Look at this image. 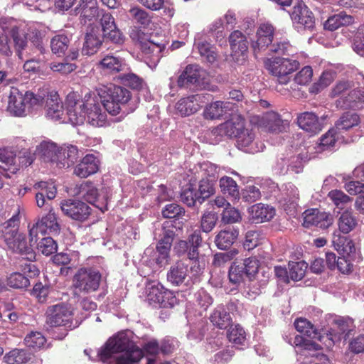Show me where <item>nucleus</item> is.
<instances>
[{"mask_svg":"<svg viewBox=\"0 0 364 364\" xmlns=\"http://www.w3.org/2000/svg\"><path fill=\"white\" fill-rule=\"evenodd\" d=\"M65 105L68 119L74 125L82 124L85 121L95 127L106 124L107 110L102 100L91 92L82 97L77 92L72 91L67 95Z\"/></svg>","mask_w":364,"mask_h":364,"instance_id":"nucleus-1","label":"nucleus"},{"mask_svg":"<svg viewBox=\"0 0 364 364\" xmlns=\"http://www.w3.org/2000/svg\"><path fill=\"white\" fill-rule=\"evenodd\" d=\"M123 353L117 356L115 363L109 364H134L143 357L140 348L132 341L124 333L110 337L100 348L97 355L102 362H107L114 354Z\"/></svg>","mask_w":364,"mask_h":364,"instance_id":"nucleus-2","label":"nucleus"},{"mask_svg":"<svg viewBox=\"0 0 364 364\" xmlns=\"http://www.w3.org/2000/svg\"><path fill=\"white\" fill-rule=\"evenodd\" d=\"M105 109L110 114H118L122 107H124L132 99V93L127 88L110 84L102 86L98 90Z\"/></svg>","mask_w":364,"mask_h":364,"instance_id":"nucleus-3","label":"nucleus"},{"mask_svg":"<svg viewBox=\"0 0 364 364\" xmlns=\"http://www.w3.org/2000/svg\"><path fill=\"white\" fill-rule=\"evenodd\" d=\"M215 133L220 136L237 138L240 146L247 147L255 139V134L245 128V119L241 115H232L229 120L219 124L215 128Z\"/></svg>","mask_w":364,"mask_h":364,"instance_id":"nucleus-4","label":"nucleus"},{"mask_svg":"<svg viewBox=\"0 0 364 364\" xmlns=\"http://www.w3.org/2000/svg\"><path fill=\"white\" fill-rule=\"evenodd\" d=\"M102 280L100 272L92 267L80 268L73 277V287L80 294H89L97 291Z\"/></svg>","mask_w":364,"mask_h":364,"instance_id":"nucleus-5","label":"nucleus"},{"mask_svg":"<svg viewBox=\"0 0 364 364\" xmlns=\"http://www.w3.org/2000/svg\"><path fill=\"white\" fill-rule=\"evenodd\" d=\"M38 99L29 91L23 93L18 88L12 87L9 96L7 110L14 116L23 117L31 106L38 103Z\"/></svg>","mask_w":364,"mask_h":364,"instance_id":"nucleus-6","label":"nucleus"},{"mask_svg":"<svg viewBox=\"0 0 364 364\" xmlns=\"http://www.w3.org/2000/svg\"><path fill=\"white\" fill-rule=\"evenodd\" d=\"M46 322L50 327L63 326L66 331L75 327L73 324V313L65 303L49 306L46 311Z\"/></svg>","mask_w":364,"mask_h":364,"instance_id":"nucleus-7","label":"nucleus"},{"mask_svg":"<svg viewBox=\"0 0 364 364\" xmlns=\"http://www.w3.org/2000/svg\"><path fill=\"white\" fill-rule=\"evenodd\" d=\"M264 64L268 71L278 77L281 84H287L289 80L288 75L299 67V63L296 60L280 57L268 58Z\"/></svg>","mask_w":364,"mask_h":364,"instance_id":"nucleus-8","label":"nucleus"},{"mask_svg":"<svg viewBox=\"0 0 364 364\" xmlns=\"http://www.w3.org/2000/svg\"><path fill=\"white\" fill-rule=\"evenodd\" d=\"M36 152V154H38L43 161L55 164L58 166V161L61 157V150L56 144L52 141H43L37 146ZM34 159L35 154H31L24 152L21 163L28 166L33 162Z\"/></svg>","mask_w":364,"mask_h":364,"instance_id":"nucleus-9","label":"nucleus"},{"mask_svg":"<svg viewBox=\"0 0 364 364\" xmlns=\"http://www.w3.org/2000/svg\"><path fill=\"white\" fill-rule=\"evenodd\" d=\"M75 195L82 197L85 201L93 205L102 213L108 210V196L100 195L94 183L90 181H84L75 188Z\"/></svg>","mask_w":364,"mask_h":364,"instance_id":"nucleus-10","label":"nucleus"},{"mask_svg":"<svg viewBox=\"0 0 364 364\" xmlns=\"http://www.w3.org/2000/svg\"><path fill=\"white\" fill-rule=\"evenodd\" d=\"M60 230V225L58 221V217L50 209L48 214L38 219L30 228V242H37L38 234L45 235L46 233L58 234Z\"/></svg>","mask_w":364,"mask_h":364,"instance_id":"nucleus-11","label":"nucleus"},{"mask_svg":"<svg viewBox=\"0 0 364 364\" xmlns=\"http://www.w3.org/2000/svg\"><path fill=\"white\" fill-rule=\"evenodd\" d=\"M353 321L350 318L339 317L333 321V327L326 333L324 342L327 346H332L342 339L346 341L353 331Z\"/></svg>","mask_w":364,"mask_h":364,"instance_id":"nucleus-12","label":"nucleus"},{"mask_svg":"<svg viewBox=\"0 0 364 364\" xmlns=\"http://www.w3.org/2000/svg\"><path fill=\"white\" fill-rule=\"evenodd\" d=\"M63 214L72 220L85 222L91 215L92 208L80 200L66 199L60 203Z\"/></svg>","mask_w":364,"mask_h":364,"instance_id":"nucleus-13","label":"nucleus"},{"mask_svg":"<svg viewBox=\"0 0 364 364\" xmlns=\"http://www.w3.org/2000/svg\"><path fill=\"white\" fill-rule=\"evenodd\" d=\"M231 58L237 64H243L248 53L249 43L246 36L239 30L232 31L228 38Z\"/></svg>","mask_w":364,"mask_h":364,"instance_id":"nucleus-14","label":"nucleus"},{"mask_svg":"<svg viewBox=\"0 0 364 364\" xmlns=\"http://www.w3.org/2000/svg\"><path fill=\"white\" fill-rule=\"evenodd\" d=\"M303 217V225L307 228L315 226L321 229H326L333 224L332 215L317 208L306 210Z\"/></svg>","mask_w":364,"mask_h":364,"instance_id":"nucleus-15","label":"nucleus"},{"mask_svg":"<svg viewBox=\"0 0 364 364\" xmlns=\"http://www.w3.org/2000/svg\"><path fill=\"white\" fill-rule=\"evenodd\" d=\"M100 15L101 18L100 23L102 26L103 38L115 44H120L123 43V34L117 27L114 18L112 15L104 10Z\"/></svg>","mask_w":364,"mask_h":364,"instance_id":"nucleus-16","label":"nucleus"},{"mask_svg":"<svg viewBox=\"0 0 364 364\" xmlns=\"http://www.w3.org/2000/svg\"><path fill=\"white\" fill-rule=\"evenodd\" d=\"M75 11L79 16L81 23L86 24L97 20L103 9H100L97 0H80Z\"/></svg>","mask_w":364,"mask_h":364,"instance_id":"nucleus-17","label":"nucleus"},{"mask_svg":"<svg viewBox=\"0 0 364 364\" xmlns=\"http://www.w3.org/2000/svg\"><path fill=\"white\" fill-rule=\"evenodd\" d=\"M202 237L200 230H195L191 234L187 240H181L177 245V252L179 254L187 252L189 259L200 257L198 252V247L202 243Z\"/></svg>","mask_w":364,"mask_h":364,"instance_id":"nucleus-18","label":"nucleus"},{"mask_svg":"<svg viewBox=\"0 0 364 364\" xmlns=\"http://www.w3.org/2000/svg\"><path fill=\"white\" fill-rule=\"evenodd\" d=\"M274 36V28L269 23H263L259 26L257 31V40L252 43L254 53H258L269 49L273 43Z\"/></svg>","mask_w":364,"mask_h":364,"instance_id":"nucleus-19","label":"nucleus"},{"mask_svg":"<svg viewBox=\"0 0 364 364\" xmlns=\"http://www.w3.org/2000/svg\"><path fill=\"white\" fill-rule=\"evenodd\" d=\"M102 38L99 29L96 26H90L85 35L82 53L85 55L96 53L102 45Z\"/></svg>","mask_w":364,"mask_h":364,"instance_id":"nucleus-20","label":"nucleus"},{"mask_svg":"<svg viewBox=\"0 0 364 364\" xmlns=\"http://www.w3.org/2000/svg\"><path fill=\"white\" fill-rule=\"evenodd\" d=\"M145 36V33L140 30L134 31L131 33V37L139 42L140 49L144 53L160 58L161 52L165 49V45L146 40Z\"/></svg>","mask_w":364,"mask_h":364,"instance_id":"nucleus-21","label":"nucleus"},{"mask_svg":"<svg viewBox=\"0 0 364 364\" xmlns=\"http://www.w3.org/2000/svg\"><path fill=\"white\" fill-rule=\"evenodd\" d=\"M341 109H360L364 106V92L359 89L348 90L346 96L341 97L336 102Z\"/></svg>","mask_w":364,"mask_h":364,"instance_id":"nucleus-22","label":"nucleus"},{"mask_svg":"<svg viewBox=\"0 0 364 364\" xmlns=\"http://www.w3.org/2000/svg\"><path fill=\"white\" fill-rule=\"evenodd\" d=\"M100 161L94 154H87L74 168V173L80 178L97 173L99 170Z\"/></svg>","mask_w":364,"mask_h":364,"instance_id":"nucleus-23","label":"nucleus"},{"mask_svg":"<svg viewBox=\"0 0 364 364\" xmlns=\"http://www.w3.org/2000/svg\"><path fill=\"white\" fill-rule=\"evenodd\" d=\"M258 126L271 132H282L284 129V121L279 114L271 111L258 117Z\"/></svg>","mask_w":364,"mask_h":364,"instance_id":"nucleus-24","label":"nucleus"},{"mask_svg":"<svg viewBox=\"0 0 364 364\" xmlns=\"http://www.w3.org/2000/svg\"><path fill=\"white\" fill-rule=\"evenodd\" d=\"M202 98L200 95H193L181 98L176 103V108L181 116H190L200 109Z\"/></svg>","mask_w":364,"mask_h":364,"instance_id":"nucleus-25","label":"nucleus"},{"mask_svg":"<svg viewBox=\"0 0 364 364\" xmlns=\"http://www.w3.org/2000/svg\"><path fill=\"white\" fill-rule=\"evenodd\" d=\"M298 126L310 133L316 134L322 129V124L320 122L318 116L311 112H304L297 116Z\"/></svg>","mask_w":364,"mask_h":364,"instance_id":"nucleus-26","label":"nucleus"},{"mask_svg":"<svg viewBox=\"0 0 364 364\" xmlns=\"http://www.w3.org/2000/svg\"><path fill=\"white\" fill-rule=\"evenodd\" d=\"M6 245L12 252L25 255L26 259L29 261L36 258L35 252L31 245H28L26 236L23 234H18Z\"/></svg>","mask_w":364,"mask_h":364,"instance_id":"nucleus-27","label":"nucleus"},{"mask_svg":"<svg viewBox=\"0 0 364 364\" xmlns=\"http://www.w3.org/2000/svg\"><path fill=\"white\" fill-rule=\"evenodd\" d=\"M291 18L295 23L304 26L306 28L311 29L314 27V15L304 4H299L294 6Z\"/></svg>","mask_w":364,"mask_h":364,"instance_id":"nucleus-28","label":"nucleus"},{"mask_svg":"<svg viewBox=\"0 0 364 364\" xmlns=\"http://www.w3.org/2000/svg\"><path fill=\"white\" fill-rule=\"evenodd\" d=\"M19 224L20 217L18 210L10 219L0 225V238H2L6 244L20 234L18 232Z\"/></svg>","mask_w":364,"mask_h":364,"instance_id":"nucleus-29","label":"nucleus"},{"mask_svg":"<svg viewBox=\"0 0 364 364\" xmlns=\"http://www.w3.org/2000/svg\"><path fill=\"white\" fill-rule=\"evenodd\" d=\"M209 319L212 324L219 329H226L232 323L231 316L223 305H219L213 309Z\"/></svg>","mask_w":364,"mask_h":364,"instance_id":"nucleus-30","label":"nucleus"},{"mask_svg":"<svg viewBox=\"0 0 364 364\" xmlns=\"http://www.w3.org/2000/svg\"><path fill=\"white\" fill-rule=\"evenodd\" d=\"M238 235V229L234 227L226 228L215 236V245L220 250L228 249L235 242Z\"/></svg>","mask_w":364,"mask_h":364,"instance_id":"nucleus-31","label":"nucleus"},{"mask_svg":"<svg viewBox=\"0 0 364 364\" xmlns=\"http://www.w3.org/2000/svg\"><path fill=\"white\" fill-rule=\"evenodd\" d=\"M61 157L58 163L60 168H66L74 165L81 156V153L76 146L68 145L61 148Z\"/></svg>","mask_w":364,"mask_h":364,"instance_id":"nucleus-32","label":"nucleus"},{"mask_svg":"<svg viewBox=\"0 0 364 364\" xmlns=\"http://www.w3.org/2000/svg\"><path fill=\"white\" fill-rule=\"evenodd\" d=\"M275 215V209L263 203H257L250 208L251 219L255 223L268 221Z\"/></svg>","mask_w":364,"mask_h":364,"instance_id":"nucleus-33","label":"nucleus"},{"mask_svg":"<svg viewBox=\"0 0 364 364\" xmlns=\"http://www.w3.org/2000/svg\"><path fill=\"white\" fill-rule=\"evenodd\" d=\"M46 113L53 119H60L63 114V105L57 92L50 93L46 99Z\"/></svg>","mask_w":364,"mask_h":364,"instance_id":"nucleus-34","label":"nucleus"},{"mask_svg":"<svg viewBox=\"0 0 364 364\" xmlns=\"http://www.w3.org/2000/svg\"><path fill=\"white\" fill-rule=\"evenodd\" d=\"M354 22V17L341 11L330 16L324 23V28L331 31L337 30L341 26H349Z\"/></svg>","mask_w":364,"mask_h":364,"instance_id":"nucleus-35","label":"nucleus"},{"mask_svg":"<svg viewBox=\"0 0 364 364\" xmlns=\"http://www.w3.org/2000/svg\"><path fill=\"white\" fill-rule=\"evenodd\" d=\"M358 225V217L350 210L343 211L338 219V227L341 232L348 234Z\"/></svg>","mask_w":364,"mask_h":364,"instance_id":"nucleus-36","label":"nucleus"},{"mask_svg":"<svg viewBox=\"0 0 364 364\" xmlns=\"http://www.w3.org/2000/svg\"><path fill=\"white\" fill-rule=\"evenodd\" d=\"M200 77L199 66L197 65H188L179 75L177 85L180 87H188L189 85L196 83Z\"/></svg>","mask_w":364,"mask_h":364,"instance_id":"nucleus-37","label":"nucleus"},{"mask_svg":"<svg viewBox=\"0 0 364 364\" xmlns=\"http://www.w3.org/2000/svg\"><path fill=\"white\" fill-rule=\"evenodd\" d=\"M332 242L338 252L348 257L355 251L354 242L348 237L341 235L340 234H333Z\"/></svg>","mask_w":364,"mask_h":364,"instance_id":"nucleus-38","label":"nucleus"},{"mask_svg":"<svg viewBox=\"0 0 364 364\" xmlns=\"http://www.w3.org/2000/svg\"><path fill=\"white\" fill-rule=\"evenodd\" d=\"M294 326L299 332L311 338H318L321 341L325 339V336H320L318 329L306 318H296L294 321Z\"/></svg>","mask_w":364,"mask_h":364,"instance_id":"nucleus-39","label":"nucleus"},{"mask_svg":"<svg viewBox=\"0 0 364 364\" xmlns=\"http://www.w3.org/2000/svg\"><path fill=\"white\" fill-rule=\"evenodd\" d=\"M188 273V267L181 262H176L167 273V279L174 285L182 284Z\"/></svg>","mask_w":364,"mask_h":364,"instance_id":"nucleus-40","label":"nucleus"},{"mask_svg":"<svg viewBox=\"0 0 364 364\" xmlns=\"http://www.w3.org/2000/svg\"><path fill=\"white\" fill-rule=\"evenodd\" d=\"M198 193L196 185L190 182L183 188L181 193V200L189 207L194 206L196 202L201 204L203 200Z\"/></svg>","mask_w":364,"mask_h":364,"instance_id":"nucleus-41","label":"nucleus"},{"mask_svg":"<svg viewBox=\"0 0 364 364\" xmlns=\"http://www.w3.org/2000/svg\"><path fill=\"white\" fill-rule=\"evenodd\" d=\"M229 102L215 101L207 105L203 112V116L207 119H218L226 113Z\"/></svg>","mask_w":364,"mask_h":364,"instance_id":"nucleus-42","label":"nucleus"},{"mask_svg":"<svg viewBox=\"0 0 364 364\" xmlns=\"http://www.w3.org/2000/svg\"><path fill=\"white\" fill-rule=\"evenodd\" d=\"M32 358V354L25 350L13 349L7 353L4 360L7 364H26Z\"/></svg>","mask_w":364,"mask_h":364,"instance_id":"nucleus-43","label":"nucleus"},{"mask_svg":"<svg viewBox=\"0 0 364 364\" xmlns=\"http://www.w3.org/2000/svg\"><path fill=\"white\" fill-rule=\"evenodd\" d=\"M360 122V117L358 114L351 112H344L335 123V127L339 130H348Z\"/></svg>","mask_w":364,"mask_h":364,"instance_id":"nucleus-44","label":"nucleus"},{"mask_svg":"<svg viewBox=\"0 0 364 364\" xmlns=\"http://www.w3.org/2000/svg\"><path fill=\"white\" fill-rule=\"evenodd\" d=\"M271 53L281 55H292L296 53L295 48L287 38H276L269 48Z\"/></svg>","mask_w":364,"mask_h":364,"instance_id":"nucleus-45","label":"nucleus"},{"mask_svg":"<svg viewBox=\"0 0 364 364\" xmlns=\"http://www.w3.org/2000/svg\"><path fill=\"white\" fill-rule=\"evenodd\" d=\"M200 56L209 63L217 60L218 52L216 48L205 41H198L195 44Z\"/></svg>","mask_w":364,"mask_h":364,"instance_id":"nucleus-46","label":"nucleus"},{"mask_svg":"<svg viewBox=\"0 0 364 364\" xmlns=\"http://www.w3.org/2000/svg\"><path fill=\"white\" fill-rule=\"evenodd\" d=\"M221 192L231 197L232 199L240 198L239 187L236 181L230 176H223L219 181Z\"/></svg>","mask_w":364,"mask_h":364,"instance_id":"nucleus-47","label":"nucleus"},{"mask_svg":"<svg viewBox=\"0 0 364 364\" xmlns=\"http://www.w3.org/2000/svg\"><path fill=\"white\" fill-rule=\"evenodd\" d=\"M70 43V41L66 35H55L50 40L51 50L58 56L64 55L69 48Z\"/></svg>","mask_w":364,"mask_h":364,"instance_id":"nucleus-48","label":"nucleus"},{"mask_svg":"<svg viewBox=\"0 0 364 364\" xmlns=\"http://www.w3.org/2000/svg\"><path fill=\"white\" fill-rule=\"evenodd\" d=\"M11 36L14 41L15 50L18 57L23 60V50L27 46L26 37L24 32L19 30L18 27H14L10 31Z\"/></svg>","mask_w":364,"mask_h":364,"instance_id":"nucleus-49","label":"nucleus"},{"mask_svg":"<svg viewBox=\"0 0 364 364\" xmlns=\"http://www.w3.org/2000/svg\"><path fill=\"white\" fill-rule=\"evenodd\" d=\"M129 13L134 23L143 28H148L151 23L150 14L139 6L130 9Z\"/></svg>","mask_w":364,"mask_h":364,"instance_id":"nucleus-50","label":"nucleus"},{"mask_svg":"<svg viewBox=\"0 0 364 364\" xmlns=\"http://www.w3.org/2000/svg\"><path fill=\"white\" fill-rule=\"evenodd\" d=\"M245 276H246V272L242 265V262L237 260L233 262L228 269L230 282L232 284L238 285L243 282Z\"/></svg>","mask_w":364,"mask_h":364,"instance_id":"nucleus-51","label":"nucleus"},{"mask_svg":"<svg viewBox=\"0 0 364 364\" xmlns=\"http://www.w3.org/2000/svg\"><path fill=\"white\" fill-rule=\"evenodd\" d=\"M197 173L199 179H210V181H216L218 173V168L215 164L205 161L199 164Z\"/></svg>","mask_w":364,"mask_h":364,"instance_id":"nucleus-52","label":"nucleus"},{"mask_svg":"<svg viewBox=\"0 0 364 364\" xmlns=\"http://www.w3.org/2000/svg\"><path fill=\"white\" fill-rule=\"evenodd\" d=\"M99 65L102 69H106L109 72L118 73L123 69V60L111 55H105L99 63Z\"/></svg>","mask_w":364,"mask_h":364,"instance_id":"nucleus-53","label":"nucleus"},{"mask_svg":"<svg viewBox=\"0 0 364 364\" xmlns=\"http://www.w3.org/2000/svg\"><path fill=\"white\" fill-rule=\"evenodd\" d=\"M228 341L235 345H244L246 341V332L239 324L230 325L227 332Z\"/></svg>","mask_w":364,"mask_h":364,"instance_id":"nucleus-54","label":"nucleus"},{"mask_svg":"<svg viewBox=\"0 0 364 364\" xmlns=\"http://www.w3.org/2000/svg\"><path fill=\"white\" fill-rule=\"evenodd\" d=\"M6 284L14 289H25L30 285V280L21 273L14 272L7 277Z\"/></svg>","mask_w":364,"mask_h":364,"instance_id":"nucleus-55","label":"nucleus"},{"mask_svg":"<svg viewBox=\"0 0 364 364\" xmlns=\"http://www.w3.org/2000/svg\"><path fill=\"white\" fill-rule=\"evenodd\" d=\"M164 287L160 283L151 285L149 288L147 294V301L150 305L154 307H161V300L163 297Z\"/></svg>","mask_w":364,"mask_h":364,"instance_id":"nucleus-56","label":"nucleus"},{"mask_svg":"<svg viewBox=\"0 0 364 364\" xmlns=\"http://www.w3.org/2000/svg\"><path fill=\"white\" fill-rule=\"evenodd\" d=\"M308 264L304 262L289 263V276L294 281H299L305 275Z\"/></svg>","mask_w":364,"mask_h":364,"instance_id":"nucleus-57","label":"nucleus"},{"mask_svg":"<svg viewBox=\"0 0 364 364\" xmlns=\"http://www.w3.org/2000/svg\"><path fill=\"white\" fill-rule=\"evenodd\" d=\"M37 249L43 255L49 256L57 251L58 245L51 237H44L37 243Z\"/></svg>","mask_w":364,"mask_h":364,"instance_id":"nucleus-58","label":"nucleus"},{"mask_svg":"<svg viewBox=\"0 0 364 364\" xmlns=\"http://www.w3.org/2000/svg\"><path fill=\"white\" fill-rule=\"evenodd\" d=\"M240 211L230 204L226 206L221 214V222L224 224H233L241 220Z\"/></svg>","mask_w":364,"mask_h":364,"instance_id":"nucleus-59","label":"nucleus"},{"mask_svg":"<svg viewBox=\"0 0 364 364\" xmlns=\"http://www.w3.org/2000/svg\"><path fill=\"white\" fill-rule=\"evenodd\" d=\"M328 198L339 209H343L352 201V198L340 190H332L328 194Z\"/></svg>","mask_w":364,"mask_h":364,"instance_id":"nucleus-60","label":"nucleus"},{"mask_svg":"<svg viewBox=\"0 0 364 364\" xmlns=\"http://www.w3.org/2000/svg\"><path fill=\"white\" fill-rule=\"evenodd\" d=\"M46 342L44 336L38 331H31L26 335L24 338V343L30 348H41Z\"/></svg>","mask_w":364,"mask_h":364,"instance_id":"nucleus-61","label":"nucleus"},{"mask_svg":"<svg viewBox=\"0 0 364 364\" xmlns=\"http://www.w3.org/2000/svg\"><path fill=\"white\" fill-rule=\"evenodd\" d=\"M237 255L238 250L236 249L225 252H218L214 255L212 264L215 267H223L232 260Z\"/></svg>","mask_w":364,"mask_h":364,"instance_id":"nucleus-62","label":"nucleus"},{"mask_svg":"<svg viewBox=\"0 0 364 364\" xmlns=\"http://www.w3.org/2000/svg\"><path fill=\"white\" fill-rule=\"evenodd\" d=\"M215 181H210L207 179H200V183L198 186V196H200L203 202L208 198L210 196L215 193Z\"/></svg>","mask_w":364,"mask_h":364,"instance_id":"nucleus-63","label":"nucleus"},{"mask_svg":"<svg viewBox=\"0 0 364 364\" xmlns=\"http://www.w3.org/2000/svg\"><path fill=\"white\" fill-rule=\"evenodd\" d=\"M241 262L244 269L245 270L247 277L250 278L258 272L259 268V261L257 259L256 257H250L245 258Z\"/></svg>","mask_w":364,"mask_h":364,"instance_id":"nucleus-64","label":"nucleus"}]
</instances>
